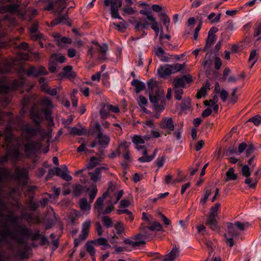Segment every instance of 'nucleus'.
Returning a JSON list of instances; mask_svg holds the SVG:
<instances>
[{"label": "nucleus", "instance_id": "obj_1", "mask_svg": "<svg viewBox=\"0 0 261 261\" xmlns=\"http://www.w3.org/2000/svg\"><path fill=\"white\" fill-rule=\"evenodd\" d=\"M20 130L21 137L28 141V143L23 145L24 152L27 157H30L35 154L42 147L40 142L31 139L38 134L43 135V133H40V127H34L29 124L23 125Z\"/></svg>", "mask_w": 261, "mask_h": 261}, {"label": "nucleus", "instance_id": "obj_2", "mask_svg": "<svg viewBox=\"0 0 261 261\" xmlns=\"http://www.w3.org/2000/svg\"><path fill=\"white\" fill-rule=\"evenodd\" d=\"M28 172L23 168L16 167L15 169V174H13L12 171L7 168L3 167L0 169V191L2 189L1 184L3 180H11L18 182L24 186L28 184Z\"/></svg>", "mask_w": 261, "mask_h": 261}, {"label": "nucleus", "instance_id": "obj_3", "mask_svg": "<svg viewBox=\"0 0 261 261\" xmlns=\"http://www.w3.org/2000/svg\"><path fill=\"white\" fill-rule=\"evenodd\" d=\"M140 13L144 16L143 19V22H137L135 27L136 31H138L140 28L143 29H148V27L150 25L151 28L158 35L160 31L159 23L155 17L152 15V11L150 9L144 8L140 11Z\"/></svg>", "mask_w": 261, "mask_h": 261}, {"label": "nucleus", "instance_id": "obj_4", "mask_svg": "<svg viewBox=\"0 0 261 261\" xmlns=\"http://www.w3.org/2000/svg\"><path fill=\"white\" fill-rule=\"evenodd\" d=\"M13 127L9 128L7 126L6 128L5 134V143L3 145V147L6 148V153L10 160L14 162L17 161L20 158L21 153L17 148L14 147H8L9 145L12 142V128Z\"/></svg>", "mask_w": 261, "mask_h": 261}, {"label": "nucleus", "instance_id": "obj_5", "mask_svg": "<svg viewBox=\"0 0 261 261\" xmlns=\"http://www.w3.org/2000/svg\"><path fill=\"white\" fill-rule=\"evenodd\" d=\"M186 66L183 64L175 63L174 64H165L160 66L157 69L159 76L162 78H166L172 74L175 73L182 69Z\"/></svg>", "mask_w": 261, "mask_h": 261}, {"label": "nucleus", "instance_id": "obj_6", "mask_svg": "<svg viewBox=\"0 0 261 261\" xmlns=\"http://www.w3.org/2000/svg\"><path fill=\"white\" fill-rule=\"evenodd\" d=\"M93 133L96 135V140L101 148H106L110 142V138L103 133L102 128L98 122H96L93 127Z\"/></svg>", "mask_w": 261, "mask_h": 261}, {"label": "nucleus", "instance_id": "obj_7", "mask_svg": "<svg viewBox=\"0 0 261 261\" xmlns=\"http://www.w3.org/2000/svg\"><path fill=\"white\" fill-rule=\"evenodd\" d=\"M66 0H53V1L56 4L58 7H61V10L58 17L53 20L51 22V27H54L60 23H63L64 24L71 27V22L68 19V12H66L65 14L62 15L61 12L63 9L65 7V3Z\"/></svg>", "mask_w": 261, "mask_h": 261}, {"label": "nucleus", "instance_id": "obj_8", "mask_svg": "<svg viewBox=\"0 0 261 261\" xmlns=\"http://www.w3.org/2000/svg\"><path fill=\"white\" fill-rule=\"evenodd\" d=\"M220 206L221 204L218 202L212 206L210 209V213L206 218L205 224L213 230H216L218 229L216 218L218 217Z\"/></svg>", "mask_w": 261, "mask_h": 261}, {"label": "nucleus", "instance_id": "obj_9", "mask_svg": "<svg viewBox=\"0 0 261 261\" xmlns=\"http://www.w3.org/2000/svg\"><path fill=\"white\" fill-rule=\"evenodd\" d=\"M16 231L19 234L26 238H30L33 241L38 240L41 236L40 231L39 229L35 230L34 232L33 233L32 230L25 225H17Z\"/></svg>", "mask_w": 261, "mask_h": 261}, {"label": "nucleus", "instance_id": "obj_10", "mask_svg": "<svg viewBox=\"0 0 261 261\" xmlns=\"http://www.w3.org/2000/svg\"><path fill=\"white\" fill-rule=\"evenodd\" d=\"M122 0H104L103 4L106 9L110 6V13L113 18L122 19L118 11L122 6Z\"/></svg>", "mask_w": 261, "mask_h": 261}, {"label": "nucleus", "instance_id": "obj_11", "mask_svg": "<svg viewBox=\"0 0 261 261\" xmlns=\"http://www.w3.org/2000/svg\"><path fill=\"white\" fill-rule=\"evenodd\" d=\"M9 102V99L8 98H7L5 96H0V106H2L4 108H6L8 105ZM6 117H10V118L8 119V124L7 125V127L9 126V128L14 127V126H13L12 124V122L13 121V118L11 116V113H4L0 110V123H3L4 121L6 120Z\"/></svg>", "mask_w": 261, "mask_h": 261}, {"label": "nucleus", "instance_id": "obj_12", "mask_svg": "<svg viewBox=\"0 0 261 261\" xmlns=\"http://www.w3.org/2000/svg\"><path fill=\"white\" fill-rule=\"evenodd\" d=\"M91 225V221L89 219L86 220L83 223L81 233L78 238H76L74 240V248H76L82 241H85L87 238Z\"/></svg>", "mask_w": 261, "mask_h": 261}, {"label": "nucleus", "instance_id": "obj_13", "mask_svg": "<svg viewBox=\"0 0 261 261\" xmlns=\"http://www.w3.org/2000/svg\"><path fill=\"white\" fill-rule=\"evenodd\" d=\"M164 93L162 90L155 92L154 94H149V100L156 110L162 111L164 109V107L159 103L164 98Z\"/></svg>", "mask_w": 261, "mask_h": 261}, {"label": "nucleus", "instance_id": "obj_14", "mask_svg": "<svg viewBox=\"0 0 261 261\" xmlns=\"http://www.w3.org/2000/svg\"><path fill=\"white\" fill-rule=\"evenodd\" d=\"M27 75L29 76L37 77L41 75H45L48 74L46 69L42 66L37 67L31 66L27 70Z\"/></svg>", "mask_w": 261, "mask_h": 261}, {"label": "nucleus", "instance_id": "obj_15", "mask_svg": "<svg viewBox=\"0 0 261 261\" xmlns=\"http://www.w3.org/2000/svg\"><path fill=\"white\" fill-rule=\"evenodd\" d=\"M24 84L23 80L19 79L14 80L10 86L1 85H0V93H7L11 89H14L21 88L23 86Z\"/></svg>", "mask_w": 261, "mask_h": 261}, {"label": "nucleus", "instance_id": "obj_16", "mask_svg": "<svg viewBox=\"0 0 261 261\" xmlns=\"http://www.w3.org/2000/svg\"><path fill=\"white\" fill-rule=\"evenodd\" d=\"M193 82L192 76L190 74L182 76L180 77L176 78L173 81L174 88H183L185 86V83H191Z\"/></svg>", "mask_w": 261, "mask_h": 261}, {"label": "nucleus", "instance_id": "obj_17", "mask_svg": "<svg viewBox=\"0 0 261 261\" xmlns=\"http://www.w3.org/2000/svg\"><path fill=\"white\" fill-rule=\"evenodd\" d=\"M30 115L32 120L33 121L36 127L40 128V133L41 132V129L40 127L41 121H42L41 115L37 109L36 106H33L30 111Z\"/></svg>", "mask_w": 261, "mask_h": 261}, {"label": "nucleus", "instance_id": "obj_18", "mask_svg": "<svg viewBox=\"0 0 261 261\" xmlns=\"http://www.w3.org/2000/svg\"><path fill=\"white\" fill-rule=\"evenodd\" d=\"M62 168L63 169L59 167H56L55 168L56 175L58 176H60L67 181H71L72 180V177L69 175V172L67 167L66 165H64Z\"/></svg>", "mask_w": 261, "mask_h": 261}, {"label": "nucleus", "instance_id": "obj_19", "mask_svg": "<svg viewBox=\"0 0 261 261\" xmlns=\"http://www.w3.org/2000/svg\"><path fill=\"white\" fill-rule=\"evenodd\" d=\"M108 170L109 168L107 167H99L96 168L94 172H89L88 174L90 176L91 180L96 182L101 178L102 171H108Z\"/></svg>", "mask_w": 261, "mask_h": 261}, {"label": "nucleus", "instance_id": "obj_20", "mask_svg": "<svg viewBox=\"0 0 261 261\" xmlns=\"http://www.w3.org/2000/svg\"><path fill=\"white\" fill-rule=\"evenodd\" d=\"M261 171V168H258L257 170L255 172L253 177L246 178L245 183L247 185L249 188H254L256 186L258 180H259V177L258 175Z\"/></svg>", "mask_w": 261, "mask_h": 261}, {"label": "nucleus", "instance_id": "obj_21", "mask_svg": "<svg viewBox=\"0 0 261 261\" xmlns=\"http://www.w3.org/2000/svg\"><path fill=\"white\" fill-rule=\"evenodd\" d=\"M160 127L163 129H167L168 134H170L174 129V125L171 118H165L163 119L160 123Z\"/></svg>", "mask_w": 261, "mask_h": 261}, {"label": "nucleus", "instance_id": "obj_22", "mask_svg": "<svg viewBox=\"0 0 261 261\" xmlns=\"http://www.w3.org/2000/svg\"><path fill=\"white\" fill-rule=\"evenodd\" d=\"M179 249L175 245L171 251L165 255L164 261H173L179 256Z\"/></svg>", "mask_w": 261, "mask_h": 261}, {"label": "nucleus", "instance_id": "obj_23", "mask_svg": "<svg viewBox=\"0 0 261 261\" xmlns=\"http://www.w3.org/2000/svg\"><path fill=\"white\" fill-rule=\"evenodd\" d=\"M147 86L149 89V94H154V93L161 91L159 89L158 82L153 80L150 79L147 82Z\"/></svg>", "mask_w": 261, "mask_h": 261}, {"label": "nucleus", "instance_id": "obj_24", "mask_svg": "<svg viewBox=\"0 0 261 261\" xmlns=\"http://www.w3.org/2000/svg\"><path fill=\"white\" fill-rule=\"evenodd\" d=\"M147 230H150L151 231L156 230L164 231L163 230V226H162V225L156 221L153 222L151 225L150 226H142V230L144 232L145 231H147Z\"/></svg>", "mask_w": 261, "mask_h": 261}, {"label": "nucleus", "instance_id": "obj_25", "mask_svg": "<svg viewBox=\"0 0 261 261\" xmlns=\"http://www.w3.org/2000/svg\"><path fill=\"white\" fill-rule=\"evenodd\" d=\"M131 84L135 87V90L137 93H140L145 89V84L138 80H133L131 82Z\"/></svg>", "mask_w": 261, "mask_h": 261}, {"label": "nucleus", "instance_id": "obj_26", "mask_svg": "<svg viewBox=\"0 0 261 261\" xmlns=\"http://www.w3.org/2000/svg\"><path fill=\"white\" fill-rule=\"evenodd\" d=\"M80 207L82 211L84 212V213L88 214L91 209V205L87 201V199L84 198L80 200L79 201Z\"/></svg>", "mask_w": 261, "mask_h": 261}, {"label": "nucleus", "instance_id": "obj_27", "mask_svg": "<svg viewBox=\"0 0 261 261\" xmlns=\"http://www.w3.org/2000/svg\"><path fill=\"white\" fill-rule=\"evenodd\" d=\"M108 50V46L107 43H103L101 45H99L98 49V52L100 54L98 57L99 60H106V56Z\"/></svg>", "mask_w": 261, "mask_h": 261}, {"label": "nucleus", "instance_id": "obj_28", "mask_svg": "<svg viewBox=\"0 0 261 261\" xmlns=\"http://www.w3.org/2000/svg\"><path fill=\"white\" fill-rule=\"evenodd\" d=\"M63 76L69 79H74L75 76V73L72 70V67L67 65L63 68Z\"/></svg>", "mask_w": 261, "mask_h": 261}, {"label": "nucleus", "instance_id": "obj_29", "mask_svg": "<svg viewBox=\"0 0 261 261\" xmlns=\"http://www.w3.org/2000/svg\"><path fill=\"white\" fill-rule=\"evenodd\" d=\"M227 233L231 237H238L239 232L236 230L234 224L231 223H227Z\"/></svg>", "mask_w": 261, "mask_h": 261}, {"label": "nucleus", "instance_id": "obj_30", "mask_svg": "<svg viewBox=\"0 0 261 261\" xmlns=\"http://www.w3.org/2000/svg\"><path fill=\"white\" fill-rule=\"evenodd\" d=\"M216 40V35H210V34H208L207 39L206 40V44L203 48V51H205L206 50H207L212 45V44H213Z\"/></svg>", "mask_w": 261, "mask_h": 261}, {"label": "nucleus", "instance_id": "obj_31", "mask_svg": "<svg viewBox=\"0 0 261 261\" xmlns=\"http://www.w3.org/2000/svg\"><path fill=\"white\" fill-rule=\"evenodd\" d=\"M238 175L234 173V170L233 168H230L226 172L225 181L229 180H235L237 179Z\"/></svg>", "mask_w": 261, "mask_h": 261}, {"label": "nucleus", "instance_id": "obj_32", "mask_svg": "<svg viewBox=\"0 0 261 261\" xmlns=\"http://www.w3.org/2000/svg\"><path fill=\"white\" fill-rule=\"evenodd\" d=\"M100 161L101 160L99 159L95 156H92L90 159L89 163L87 164L86 168L89 170L92 169L98 165Z\"/></svg>", "mask_w": 261, "mask_h": 261}, {"label": "nucleus", "instance_id": "obj_33", "mask_svg": "<svg viewBox=\"0 0 261 261\" xmlns=\"http://www.w3.org/2000/svg\"><path fill=\"white\" fill-rule=\"evenodd\" d=\"M130 144V143L124 142L123 143H121L119 144L117 149L116 150V152L118 153V155H120V154L122 152H126L129 151V146Z\"/></svg>", "mask_w": 261, "mask_h": 261}, {"label": "nucleus", "instance_id": "obj_34", "mask_svg": "<svg viewBox=\"0 0 261 261\" xmlns=\"http://www.w3.org/2000/svg\"><path fill=\"white\" fill-rule=\"evenodd\" d=\"M93 244H94V241H88L85 245L86 250L89 253L91 256H95V249L93 246Z\"/></svg>", "mask_w": 261, "mask_h": 261}, {"label": "nucleus", "instance_id": "obj_35", "mask_svg": "<svg viewBox=\"0 0 261 261\" xmlns=\"http://www.w3.org/2000/svg\"><path fill=\"white\" fill-rule=\"evenodd\" d=\"M87 191H89V202L91 203L93 201L97 193L98 190L96 185L95 184L92 185L91 190L88 189Z\"/></svg>", "mask_w": 261, "mask_h": 261}, {"label": "nucleus", "instance_id": "obj_36", "mask_svg": "<svg viewBox=\"0 0 261 261\" xmlns=\"http://www.w3.org/2000/svg\"><path fill=\"white\" fill-rule=\"evenodd\" d=\"M50 59L52 61L56 62L57 63H63L66 61L65 56L61 54H53L51 56Z\"/></svg>", "mask_w": 261, "mask_h": 261}, {"label": "nucleus", "instance_id": "obj_37", "mask_svg": "<svg viewBox=\"0 0 261 261\" xmlns=\"http://www.w3.org/2000/svg\"><path fill=\"white\" fill-rule=\"evenodd\" d=\"M114 204H113V202L111 203V204L108 206L105 209H103V207H100L98 208V211L97 212L98 216L101 214L106 215L110 214L114 208Z\"/></svg>", "mask_w": 261, "mask_h": 261}, {"label": "nucleus", "instance_id": "obj_38", "mask_svg": "<svg viewBox=\"0 0 261 261\" xmlns=\"http://www.w3.org/2000/svg\"><path fill=\"white\" fill-rule=\"evenodd\" d=\"M93 241L94 244L98 246L104 245L107 248L111 247V245L108 243V240L105 238L100 237Z\"/></svg>", "mask_w": 261, "mask_h": 261}, {"label": "nucleus", "instance_id": "obj_39", "mask_svg": "<svg viewBox=\"0 0 261 261\" xmlns=\"http://www.w3.org/2000/svg\"><path fill=\"white\" fill-rule=\"evenodd\" d=\"M159 17L160 19L163 21L164 25L166 27L167 29H168L170 20L168 15L165 13H161L159 14Z\"/></svg>", "mask_w": 261, "mask_h": 261}, {"label": "nucleus", "instance_id": "obj_40", "mask_svg": "<svg viewBox=\"0 0 261 261\" xmlns=\"http://www.w3.org/2000/svg\"><path fill=\"white\" fill-rule=\"evenodd\" d=\"M72 42L71 39L66 37L61 38L60 39L57 40V45L61 47L64 46L66 44H71Z\"/></svg>", "mask_w": 261, "mask_h": 261}, {"label": "nucleus", "instance_id": "obj_41", "mask_svg": "<svg viewBox=\"0 0 261 261\" xmlns=\"http://www.w3.org/2000/svg\"><path fill=\"white\" fill-rule=\"evenodd\" d=\"M212 61L211 60V55H207L206 54L205 58L202 60V65L204 68H208L211 66Z\"/></svg>", "mask_w": 261, "mask_h": 261}, {"label": "nucleus", "instance_id": "obj_42", "mask_svg": "<svg viewBox=\"0 0 261 261\" xmlns=\"http://www.w3.org/2000/svg\"><path fill=\"white\" fill-rule=\"evenodd\" d=\"M101 221L107 228H110L113 226L112 219L108 216H102Z\"/></svg>", "mask_w": 261, "mask_h": 261}, {"label": "nucleus", "instance_id": "obj_43", "mask_svg": "<svg viewBox=\"0 0 261 261\" xmlns=\"http://www.w3.org/2000/svg\"><path fill=\"white\" fill-rule=\"evenodd\" d=\"M241 173L243 176L246 177V178H250L251 171L248 165H244L242 166L241 169Z\"/></svg>", "mask_w": 261, "mask_h": 261}, {"label": "nucleus", "instance_id": "obj_44", "mask_svg": "<svg viewBox=\"0 0 261 261\" xmlns=\"http://www.w3.org/2000/svg\"><path fill=\"white\" fill-rule=\"evenodd\" d=\"M86 130L84 128L79 129L75 127H73L70 128V134L73 135L81 136L85 134Z\"/></svg>", "mask_w": 261, "mask_h": 261}, {"label": "nucleus", "instance_id": "obj_45", "mask_svg": "<svg viewBox=\"0 0 261 261\" xmlns=\"http://www.w3.org/2000/svg\"><path fill=\"white\" fill-rule=\"evenodd\" d=\"M114 227L116 230L117 233L119 235L124 234V229L123 224L121 222H117Z\"/></svg>", "mask_w": 261, "mask_h": 261}, {"label": "nucleus", "instance_id": "obj_46", "mask_svg": "<svg viewBox=\"0 0 261 261\" xmlns=\"http://www.w3.org/2000/svg\"><path fill=\"white\" fill-rule=\"evenodd\" d=\"M58 66V64L56 62L52 61L50 59H49L48 70L51 73L56 72Z\"/></svg>", "mask_w": 261, "mask_h": 261}, {"label": "nucleus", "instance_id": "obj_47", "mask_svg": "<svg viewBox=\"0 0 261 261\" xmlns=\"http://www.w3.org/2000/svg\"><path fill=\"white\" fill-rule=\"evenodd\" d=\"M141 231H142V232H143V234H141V233H138V234H136V236H135L133 237L134 239L136 240H138V241H139V240H140L141 239H146L148 237H149V235L147 233V231H145L144 232L142 230V226L141 227Z\"/></svg>", "mask_w": 261, "mask_h": 261}, {"label": "nucleus", "instance_id": "obj_48", "mask_svg": "<svg viewBox=\"0 0 261 261\" xmlns=\"http://www.w3.org/2000/svg\"><path fill=\"white\" fill-rule=\"evenodd\" d=\"M19 8V5L17 4H10L6 7L7 11L10 13L17 12Z\"/></svg>", "mask_w": 261, "mask_h": 261}, {"label": "nucleus", "instance_id": "obj_49", "mask_svg": "<svg viewBox=\"0 0 261 261\" xmlns=\"http://www.w3.org/2000/svg\"><path fill=\"white\" fill-rule=\"evenodd\" d=\"M132 142L136 144H142L145 143L144 139L140 136L135 135L132 138Z\"/></svg>", "mask_w": 261, "mask_h": 261}, {"label": "nucleus", "instance_id": "obj_50", "mask_svg": "<svg viewBox=\"0 0 261 261\" xmlns=\"http://www.w3.org/2000/svg\"><path fill=\"white\" fill-rule=\"evenodd\" d=\"M174 88V97L176 100H180L182 98L183 89L182 88Z\"/></svg>", "mask_w": 261, "mask_h": 261}, {"label": "nucleus", "instance_id": "obj_51", "mask_svg": "<svg viewBox=\"0 0 261 261\" xmlns=\"http://www.w3.org/2000/svg\"><path fill=\"white\" fill-rule=\"evenodd\" d=\"M28 206L31 211H35L38 207V204L33 201V197H31L28 203Z\"/></svg>", "mask_w": 261, "mask_h": 261}, {"label": "nucleus", "instance_id": "obj_52", "mask_svg": "<svg viewBox=\"0 0 261 261\" xmlns=\"http://www.w3.org/2000/svg\"><path fill=\"white\" fill-rule=\"evenodd\" d=\"M255 148L252 143H249L247 146L246 155V156H249L251 153L254 152Z\"/></svg>", "mask_w": 261, "mask_h": 261}, {"label": "nucleus", "instance_id": "obj_53", "mask_svg": "<svg viewBox=\"0 0 261 261\" xmlns=\"http://www.w3.org/2000/svg\"><path fill=\"white\" fill-rule=\"evenodd\" d=\"M104 199L101 197H99L97 198L96 201L94 203V208L96 209L97 212L98 211V208L100 207H103V203Z\"/></svg>", "mask_w": 261, "mask_h": 261}, {"label": "nucleus", "instance_id": "obj_54", "mask_svg": "<svg viewBox=\"0 0 261 261\" xmlns=\"http://www.w3.org/2000/svg\"><path fill=\"white\" fill-rule=\"evenodd\" d=\"M154 54L159 59L164 55H166V53L161 46H158L154 48Z\"/></svg>", "mask_w": 261, "mask_h": 261}, {"label": "nucleus", "instance_id": "obj_55", "mask_svg": "<svg viewBox=\"0 0 261 261\" xmlns=\"http://www.w3.org/2000/svg\"><path fill=\"white\" fill-rule=\"evenodd\" d=\"M8 206L6 202L1 198H0V216H3V212L7 210Z\"/></svg>", "mask_w": 261, "mask_h": 261}, {"label": "nucleus", "instance_id": "obj_56", "mask_svg": "<svg viewBox=\"0 0 261 261\" xmlns=\"http://www.w3.org/2000/svg\"><path fill=\"white\" fill-rule=\"evenodd\" d=\"M117 214L118 215H121L123 214H126L128 215H129L128 219L130 220V221H132L134 219V217L132 216V213L130 211L127 209H123V210H117Z\"/></svg>", "mask_w": 261, "mask_h": 261}, {"label": "nucleus", "instance_id": "obj_57", "mask_svg": "<svg viewBox=\"0 0 261 261\" xmlns=\"http://www.w3.org/2000/svg\"><path fill=\"white\" fill-rule=\"evenodd\" d=\"M256 55V51L255 49L252 50L251 51L249 58V62H251V61H252L251 67H252L254 65V64L256 63L257 61V60L255 59Z\"/></svg>", "mask_w": 261, "mask_h": 261}, {"label": "nucleus", "instance_id": "obj_58", "mask_svg": "<svg viewBox=\"0 0 261 261\" xmlns=\"http://www.w3.org/2000/svg\"><path fill=\"white\" fill-rule=\"evenodd\" d=\"M41 105L49 109L52 108V103L48 97H44L41 101Z\"/></svg>", "mask_w": 261, "mask_h": 261}, {"label": "nucleus", "instance_id": "obj_59", "mask_svg": "<svg viewBox=\"0 0 261 261\" xmlns=\"http://www.w3.org/2000/svg\"><path fill=\"white\" fill-rule=\"evenodd\" d=\"M248 121L253 122L255 125H258L261 123V117L258 115H256L250 118Z\"/></svg>", "mask_w": 261, "mask_h": 261}, {"label": "nucleus", "instance_id": "obj_60", "mask_svg": "<svg viewBox=\"0 0 261 261\" xmlns=\"http://www.w3.org/2000/svg\"><path fill=\"white\" fill-rule=\"evenodd\" d=\"M254 34L253 36L257 37L261 34V22L260 23H255L253 27Z\"/></svg>", "mask_w": 261, "mask_h": 261}, {"label": "nucleus", "instance_id": "obj_61", "mask_svg": "<svg viewBox=\"0 0 261 261\" xmlns=\"http://www.w3.org/2000/svg\"><path fill=\"white\" fill-rule=\"evenodd\" d=\"M211 194V189H206L205 190L204 197L200 200V203L202 204L203 205L206 203V202L208 198L210 196Z\"/></svg>", "mask_w": 261, "mask_h": 261}, {"label": "nucleus", "instance_id": "obj_62", "mask_svg": "<svg viewBox=\"0 0 261 261\" xmlns=\"http://www.w3.org/2000/svg\"><path fill=\"white\" fill-rule=\"evenodd\" d=\"M83 192V187L80 185H76L74 190L73 193L75 196H80Z\"/></svg>", "mask_w": 261, "mask_h": 261}, {"label": "nucleus", "instance_id": "obj_63", "mask_svg": "<svg viewBox=\"0 0 261 261\" xmlns=\"http://www.w3.org/2000/svg\"><path fill=\"white\" fill-rule=\"evenodd\" d=\"M234 225H235L236 228H237L241 231H244L245 229V227L248 226V223H247L246 224H244L239 221L236 222L234 223Z\"/></svg>", "mask_w": 261, "mask_h": 261}, {"label": "nucleus", "instance_id": "obj_64", "mask_svg": "<svg viewBox=\"0 0 261 261\" xmlns=\"http://www.w3.org/2000/svg\"><path fill=\"white\" fill-rule=\"evenodd\" d=\"M190 99L188 98L187 100H184L181 104V108L182 110H186L190 107L191 103Z\"/></svg>", "mask_w": 261, "mask_h": 261}]
</instances>
